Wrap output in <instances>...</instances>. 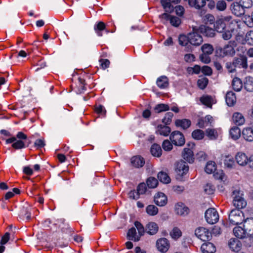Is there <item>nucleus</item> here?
I'll list each match as a JSON object with an SVG mask.
<instances>
[{
    "instance_id": "nucleus-27",
    "label": "nucleus",
    "mask_w": 253,
    "mask_h": 253,
    "mask_svg": "<svg viewBox=\"0 0 253 253\" xmlns=\"http://www.w3.org/2000/svg\"><path fill=\"white\" fill-rule=\"evenodd\" d=\"M158 226L157 223L154 222H149L146 227V232L150 235H154L158 231Z\"/></svg>"
},
{
    "instance_id": "nucleus-61",
    "label": "nucleus",
    "mask_w": 253,
    "mask_h": 253,
    "mask_svg": "<svg viewBox=\"0 0 253 253\" xmlns=\"http://www.w3.org/2000/svg\"><path fill=\"white\" fill-rule=\"evenodd\" d=\"M209 54L203 53L200 56L201 61L205 63L208 64L211 61V58Z\"/></svg>"
},
{
    "instance_id": "nucleus-38",
    "label": "nucleus",
    "mask_w": 253,
    "mask_h": 253,
    "mask_svg": "<svg viewBox=\"0 0 253 253\" xmlns=\"http://www.w3.org/2000/svg\"><path fill=\"white\" fill-rule=\"evenodd\" d=\"M232 85L233 89L236 91H240L243 86L241 80L237 78H235L233 80Z\"/></svg>"
},
{
    "instance_id": "nucleus-52",
    "label": "nucleus",
    "mask_w": 253,
    "mask_h": 253,
    "mask_svg": "<svg viewBox=\"0 0 253 253\" xmlns=\"http://www.w3.org/2000/svg\"><path fill=\"white\" fill-rule=\"evenodd\" d=\"M243 192L239 189H236L232 192V198L233 200H240L243 199Z\"/></svg>"
},
{
    "instance_id": "nucleus-10",
    "label": "nucleus",
    "mask_w": 253,
    "mask_h": 253,
    "mask_svg": "<svg viewBox=\"0 0 253 253\" xmlns=\"http://www.w3.org/2000/svg\"><path fill=\"white\" fill-rule=\"evenodd\" d=\"M161 21L164 24L169 22L170 24L174 27H178L182 22L180 17H160Z\"/></svg>"
},
{
    "instance_id": "nucleus-9",
    "label": "nucleus",
    "mask_w": 253,
    "mask_h": 253,
    "mask_svg": "<svg viewBox=\"0 0 253 253\" xmlns=\"http://www.w3.org/2000/svg\"><path fill=\"white\" fill-rule=\"evenodd\" d=\"M156 246L159 251L165 253L168 251L169 248V243L166 238H161L157 240Z\"/></svg>"
},
{
    "instance_id": "nucleus-48",
    "label": "nucleus",
    "mask_w": 253,
    "mask_h": 253,
    "mask_svg": "<svg viewBox=\"0 0 253 253\" xmlns=\"http://www.w3.org/2000/svg\"><path fill=\"white\" fill-rule=\"evenodd\" d=\"M178 42L181 46H186L189 42V35L186 37L184 35H180L178 37Z\"/></svg>"
},
{
    "instance_id": "nucleus-63",
    "label": "nucleus",
    "mask_w": 253,
    "mask_h": 253,
    "mask_svg": "<svg viewBox=\"0 0 253 253\" xmlns=\"http://www.w3.org/2000/svg\"><path fill=\"white\" fill-rule=\"evenodd\" d=\"M226 8V3L223 0H219L216 3V8L220 11H223Z\"/></svg>"
},
{
    "instance_id": "nucleus-58",
    "label": "nucleus",
    "mask_w": 253,
    "mask_h": 253,
    "mask_svg": "<svg viewBox=\"0 0 253 253\" xmlns=\"http://www.w3.org/2000/svg\"><path fill=\"white\" fill-rule=\"evenodd\" d=\"M245 40L248 44L253 45V31H250L246 34Z\"/></svg>"
},
{
    "instance_id": "nucleus-11",
    "label": "nucleus",
    "mask_w": 253,
    "mask_h": 253,
    "mask_svg": "<svg viewBox=\"0 0 253 253\" xmlns=\"http://www.w3.org/2000/svg\"><path fill=\"white\" fill-rule=\"evenodd\" d=\"M188 170L189 167L185 162L181 161L177 163L175 171L178 175L183 176L188 172Z\"/></svg>"
},
{
    "instance_id": "nucleus-55",
    "label": "nucleus",
    "mask_w": 253,
    "mask_h": 253,
    "mask_svg": "<svg viewBox=\"0 0 253 253\" xmlns=\"http://www.w3.org/2000/svg\"><path fill=\"white\" fill-rule=\"evenodd\" d=\"M170 234L172 238L177 239L181 236V232L178 228L175 227L173 229Z\"/></svg>"
},
{
    "instance_id": "nucleus-35",
    "label": "nucleus",
    "mask_w": 253,
    "mask_h": 253,
    "mask_svg": "<svg viewBox=\"0 0 253 253\" xmlns=\"http://www.w3.org/2000/svg\"><path fill=\"white\" fill-rule=\"evenodd\" d=\"M200 101L203 104L209 108H211L212 105L213 103L212 98L209 95H203L200 98Z\"/></svg>"
},
{
    "instance_id": "nucleus-2",
    "label": "nucleus",
    "mask_w": 253,
    "mask_h": 253,
    "mask_svg": "<svg viewBox=\"0 0 253 253\" xmlns=\"http://www.w3.org/2000/svg\"><path fill=\"white\" fill-rule=\"evenodd\" d=\"M203 22L205 24H214V27L218 32L221 33L225 29L227 22L231 20L232 17H217L215 23H214V17H203Z\"/></svg>"
},
{
    "instance_id": "nucleus-59",
    "label": "nucleus",
    "mask_w": 253,
    "mask_h": 253,
    "mask_svg": "<svg viewBox=\"0 0 253 253\" xmlns=\"http://www.w3.org/2000/svg\"><path fill=\"white\" fill-rule=\"evenodd\" d=\"M162 147L165 151H170L172 148V145L168 140H165L162 144Z\"/></svg>"
},
{
    "instance_id": "nucleus-64",
    "label": "nucleus",
    "mask_w": 253,
    "mask_h": 253,
    "mask_svg": "<svg viewBox=\"0 0 253 253\" xmlns=\"http://www.w3.org/2000/svg\"><path fill=\"white\" fill-rule=\"evenodd\" d=\"M240 3L245 8H248L253 4L252 0H240Z\"/></svg>"
},
{
    "instance_id": "nucleus-62",
    "label": "nucleus",
    "mask_w": 253,
    "mask_h": 253,
    "mask_svg": "<svg viewBox=\"0 0 253 253\" xmlns=\"http://www.w3.org/2000/svg\"><path fill=\"white\" fill-rule=\"evenodd\" d=\"M202 69L200 66L196 65L193 67H189L187 69V71L189 73H195L198 74L200 73Z\"/></svg>"
},
{
    "instance_id": "nucleus-14",
    "label": "nucleus",
    "mask_w": 253,
    "mask_h": 253,
    "mask_svg": "<svg viewBox=\"0 0 253 253\" xmlns=\"http://www.w3.org/2000/svg\"><path fill=\"white\" fill-rule=\"evenodd\" d=\"M189 42L194 45H199L203 41L202 36L196 32H193L189 34Z\"/></svg>"
},
{
    "instance_id": "nucleus-32",
    "label": "nucleus",
    "mask_w": 253,
    "mask_h": 253,
    "mask_svg": "<svg viewBox=\"0 0 253 253\" xmlns=\"http://www.w3.org/2000/svg\"><path fill=\"white\" fill-rule=\"evenodd\" d=\"M132 165L136 167H142L145 164V161L143 158L140 156H134L131 159Z\"/></svg>"
},
{
    "instance_id": "nucleus-44",
    "label": "nucleus",
    "mask_w": 253,
    "mask_h": 253,
    "mask_svg": "<svg viewBox=\"0 0 253 253\" xmlns=\"http://www.w3.org/2000/svg\"><path fill=\"white\" fill-rule=\"evenodd\" d=\"M202 50L203 53L211 55L213 51V48L211 44L206 43L202 45Z\"/></svg>"
},
{
    "instance_id": "nucleus-54",
    "label": "nucleus",
    "mask_w": 253,
    "mask_h": 253,
    "mask_svg": "<svg viewBox=\"0 0 253 253\" xmlns=\"http://www.w3.org/2000/svg\"><path fill=\"white\" fill-rule=\"evenodd\" d=\"M173 116L172 112H168L162 120V122L166 125L169 124L171 122V119Z\"/></svg>"
},
{
    "instance_id": "nucleus-25",
    "label": "nucleus",
    "mask_w": 253,
    "mask_h": 253,
    "mask_svg": "<svg viewBox=\"0 0 253 253\" xmlns=\"http://www.w3.org/2000/svg\"><path fill=\"white\" fill-rule=\"evenodd\" d=\"M207 24L201 25L199 27V29L201 33L205 34L206 36L212 37L214 36V31L211 28H209L207 26Z\"/></svg>"
},
{
    "instance_id": "nucleus-23",
    "label": "nucleus",
    "mask_w": 253,
    "mask_h": 253,
    "mask_svg": "<svg viewBox=\"0 0 253 253\" xmlns=\"http://www.w3.org/2000/svg\"><path fill=\"white\" fill-rule=\"evenodd\" d=\"M203 253H214L216 251L215 247L210 242L204 243L201 247Z\"/></svg>"
},
{
    "instance_id": "nucleus-30",
    "label": "nucleus",
    "mask_w": 253,
    "mask_h": 253,
    "mask_svg": "<svg viewBox=\"0 0 253 253\" xmlns=\"http://www.w3.org/2000/svg\"><path fill=\"white\" fill-rule=\"evenodd\" d=\"M244 139L248 141H253V129L251 127L245 128L242 131Z\"/></svg>"
},
{
    "instance_id": "nucleus-31",
    "label": "nucleus",
    "mask_w": 253,
    "mask_h": 253,
    "mask_svg": "<svg viewBox=\"0 0 253 253\" xmlns=\"http://www.w3.org/2000/svg\"><path fill=\"white\" fill-rule=\"evenodd\" d=\"M157 84L161 89L167 88L169 85V80L166 76H161L157 80Z\"/></svg>"
},
{
    "instance_id": "nucleus-51",
    "label": "nucleus",
    "mask_w": 253,
    "mask_h": 253,
    "mask_svg": "<svg viewBox=\"0 0 253 253\" xmlns=\"http://www.w3.org/2000/svg\"><path fill=\"white\" fill-rule=\"evenodd\" d=\"M208 84V79L206 78H203L199 79L197 82V84L199 87L202 89L206 88Z\"/></svg>"
},
{
    "instance_id": "nucleus-8",
    "label": "nucleus",
    "mask_w": 253,
    "mask_h": 253,
    "mask_svg": "<svg viewBox=\"0 0 253 253\" xmlns=\"http://www.w3.org/2000/svg\"><path fill=\"white\" fill-rule=\"evenodd\" d=\"M181 0H161V4L166 13L162 16H170L169 14L171 13L173 9V6L171 3H178Z\"/></svg>"
},
{
    "instance_id": "nucleus-13",
    "label": "nucleus",
    "mask_w": 253,
    "mask_h": 253,
    "mask_svg": "<svg viewBox=\"0 0 253 253\" xmlns=\"http://www.w3.org/2000/svg\"><path fill=\"white\" fill-rule=\"evenodd\" d=\"M220 51L219 56H224L226 55L233 56L235 54V49L232 45L230 44L226 45L223 48H220L216 50L217 53Z\"/></svg>"
},
{
    "instance_id": "nucleus-1",
    "label": "nucleus",
    "mask_w": 253,
    "mask_h": 253,
    "mask_svg": "<svg viewBox=\"0 0 253 253\" xmlns=\"http://www.w3.org/2000/svg\"><path fill=\"white\" fill-rule=\"evenodd\" d=\"M244 21L231 20L230 23L229 27L230 31L228 30L223 32L222 34V38L225 40L230 39L232 35L236 36H242L244 34L240 29L247 26L250 27L253 26V17H245Z\"/></svg>"
},
{
    "instance_id": "nucleus-34",
    "label": "nucleus",
    "mask_w": 253,
    "mask_h": 253,
    "mask_svg": "<svg viewBox=\"0 0 253 253\" xmlns=\"http://www.w3.org/2000/svg\"><path fill=\"white\" fill-rule=\"evenodd\" d=\"M177 126L181 127L183 129L188 128L191 125V121L188 119L177 120L175 122Z\"/></svg>"
},
{
    "instance_id": "nucleus-60",
    "label": "nucleus",
    "mask_w": 253,
    "mask_h": 253,
    "mask_svg": "<svg viewBox=\"0 0 253 253\" xmlns=\"http://www.w3.org/2000/svg\"><path fill=\"white\" fill-rule=\"evenodd\" d=\"M147 188L146 185L144 183H140L138 185L137 188V191L139 195L143 194L145 193Z\"/></svg>"
},
{
    "instance_id": "nucleus-17",
    "label": "nucleus",
    "mask_w": 253,
    "mask_h": 253,
    "mask_svg": "<svg viewBox=\"0 0 253 253\" xmlns=\"http://www.w3.org/2000/svg\"><path fill=\"white\" fill-rule=\"evenodd\" d=\"M237 163L240 166H244L248 164L249 158L246 154L243 152H238L235 156Z\"/></svg>"
},
{
    "instance_id": "nucleus-16",
    "label": "nucleus",
    "mask_w": 253,
    "mask_h": 253,
    "mask_svg": "<svg viewBox=\"0 0 253 253\" xmlns=\"http://www.w3.org/2000/svg\"><path fill=\"white\" fill-rule=\"evenodd\" d=\"M244 227L248 232V236L253 239V218H247L244 221Z\"/></svg>"
},
{
    "instance_id": "nucleus-47",
    "label": "nucleus",
    "mask_w": 253,
    "mask_h": 253,
    "mask_svg": "<svg viewBox=\"0 0 253 253\" xmlns=\"http://www.w3.org/2000/svg\"><path fill=\"white\" fill-rule=\"evenodd\" d=\"M158 184V180L153 177H150L147 179V185L150 188H155Z\"/></svg>"
},
{
    "instance_id": "nucleus-57",
    "label": "nucleus",
    "mask_w": 253,
    "mask_h": 253,
    "mask_svg": "<svg viewBox=\"0 0 253 253\" xmlns=\"http://www.w3.org/2000/svg\"><path fill=\"white\" fill-rule=\"evenodd\" d=\"M12 147L16 149H20L25 148V144L24 142L21 140H16L15 142L12 143Z\"/></svg>"
},
{
    "instance_id": "nucleus-49",
    "label": "nucleus",
    "mask_w": 253,
    "mask_h": 253,
    "mask_svg": "<svg viewBox=\"0 0 253 253\" xmlns=\"http://www.w3.org/2000/svg\"><path fill=\"white\" fill-rule=\"evenodd\" d=\"M204 189L205 192L208 195L213 194L215 191L214 186L211 183H207L205 185Z\"/></svg>"
},
{
    "instance_id": "nucleus-19",
    "label": "nucleus",
    "mask_w": 253,
    "mask_h": 253,
    "mask_svg": "<svg viewBox=\"0 0 253 253\" xmlns=\"http://www.w3.org/2000/svg\"><path fill=\"white\" fill-rule=\"evenodd\" d=\"M232 121L236 126H242L245 122L244 116L239 112H235L232 115Z\"/></svg>"
},
{
    "instance_id": "nucleus-4",
    "label": "nucleus",
    "mask_w": 253,
    "mask_h": 253,
    "mask_svg": "<svg viewBox=\"0 0 253 253\" xmlns=\"http://www.w3.org/2000/svg\"><path fill=\"white\" fill-rule=\"evenodd\" d=\"M205 216L207 222L211 224L216 223L219 220V215L214 208L208 209L205 213Z\"/></svg>"
},
{
    "instance_id": "nucleus-39",
    "label": "nucleus",
    "mask_w": 253,
    "mask_h": 253,
    "mask_svg": "<svg viewBox=\"0 0 253 253\" xmlns=\"http://www.w3.org/2000/svg\"><path fill=\"white\" fill-rule=\"evenodd\" d=\"M216 165L213 161H209L207 163L205 167V171L209 174L212 173L216 169Z\"/></svg>"
},
{
    "instance_id": "nucleus-46",
    "label": "nucleus",
    "mask_w": 253,
    "mask_h": 253,
    "mask_svg": "<svg viewBox=\"0 0 253 253\" xmlns=\"http://www.w3.org/2000/svg\"><path fill=\"white\" fill-rule=\"evenodd\" d=\"M245 87L248 91H253V78L248 77L245 83Z\"/></svg>"
},
{
    "instance_id": "nucleus-6",
    "label": "nucleus",
    "mask_w": 253,
    "mask_h": 253,
    "mask_svg": "<svg viewBox=\"0 0 253 253\" xmlns=\"http://www.w3.org/2000/svg\"><path fill=\"white\" fill-rule=\"evenodd\" d=\"M170 139L176 146H181L185 143V138L183 134L178 131L172 132L170 135Z\"/></svg>"
},
{
    "instance_id": "nucleus-15",
    "label": "nucleus",
    "mask_w": 253,
    "mask_h": 253,
    "mask_svg": "<svg viewBox=\"0 0 253 253\" xmlns=\"http://www.w3.org/2000/svg\"><path fill=\"white\" fill-rule=\"evenodd\" d=\"M154 202L159 206H164L167 203V197L163 193L159 192L154 197Z\"/></svg>"
},
{
    "instance_id": "nucleus-18",
    "label": "nucleus",
    "mask_w": 253,
    "mask_h": 253,
    "mask_svg": "<svg viewBox=\"0 0 253 253\" xmlns=\"http://www.w3.org/2000/svg\"><path fill=\"white\" fill-rule=\"evenodd\" d=\"M235 67L236 68H243L246 69L247 68V59L245 56H241L233 60Z\"/></svg>"
},
{
    "instance_id": "nucleus-22",
    "label": "nucleus",
    "mask_w": 253,
    "mask_h": 253,
    "mask_svg": "<svg viewBox=\"0 0 253 253\" xmlns=\"http://www.w3.org/2000/svg\"><path fill=\"white\" fill-rule=\"evenodd\" d=\"M171 131L170 128L165 125H160L157 127L156 133L161 135L167 136Z\"/></svg>"
},
{
    "instance_id": "nucleus-53",
    "label": "nucleus",
    "mask_w": 253,
    "mask_h": 253,
    "mask_svg": "<svg viewBox=\"0 0 253 253\" xmlns=\"http://www.w3.org/2000/svg\"><path fill=\"white\" fill-rule=\"evenodd\" d=\"M169 110V107L168 105L164 104H160L156 106L155 110L157 113H160Z\"/></svg>"
},
{
    "instance_id": "nucleus-33",
    "label": "nucleus",
    "mask_w": 253,
    "mask_h": 253,
    "mask_svg": "<svg viewBox=\"0 0 253 253\" xmlns=\"http://www.w3.org/2000/svg\"><path fill=\"white\" fill-rule=\"evenodd\" d=\"M150 151L152 155L154 157H160L162 155L161 147L157 144H154L152 145Z\"/></svg>"
},
{
    "instance_id": "nucleus-43",
    "label": "nucleus",
    "mask_w": 253,
    "mask_h": 253,
    "mask_svg": "<svg viewBox=\"0 0 253 253\" xmlns=\"http://www.w3.org/2000/svg\"><path fill=\"white\" fill-rule=\"evenodd\" d=\"M174 12L177 16H183L185 12L184 7L180 5H178L173 7L171 13Z\"/></svg>"
},
{
    "instance_id": "nucleus-40",
    "label": "nucleus",
    "mask_w": 253,
    "mask_h": 253,
    "mask_svg": "<svg viewBox=\"0 0 253 253\" xmlns=\"http://www.w3.org/2000/svg\"><path fill=\"white\" fill-rule=\"evenodd\" d=\"M233 204L238 210L244 208L247 205V202L244 198L240 200H233Z\"/></svg>"
},
{
    "instance_id": "nucleus-3",
    "label": "nucleus",
    "mask_w": 253,
    "mask_h": 253,
    "mask_svg": "<svg viewBox=\"0 0 253 253\" xmlns=\"http://www.w3.org/2000/svg\"><path fill=\"white\" fill-rule=\"evenodd\" d=\"M229 220L233 225L240 224L244 220L243 213L239 210H232L229 215Z\"/></svg>"
},
{
    "instance_id": "nucleus-12",
    "label": "nucleus",
    "mask_w": 253,
    "mask_h": 253,
    "mask_svg": "<svg viewBox=\"0 0 253 253\" xmlns=\"http://www.w3.org/2000/svg\"><path fill=\"white\" fill-rule=\"evenodd\" d=\"M231 10L235 16H242L245 13V8L238 2H234L231 4Z\"/></svg>"
},
{
    "instance_id": "nucleus-45",
    "label": "nucleus",
    "mask_w": 253,
    "mask_h": 253,
    "mask_svg": "<svg viewBox=\"0 0 253 253\" xmlns=\"http://www.w3.org/2000/svg\"><path fill=\"white\" fill-rule=\"evenodd\" d=\"M146 212L150 215H155L158 212V209L154 205H149L146 208Z\"/></svg>"
},
{
    "instance_id": "nucleus-37",
    "label": "nucleus",
    "mask_w": 253,
    "mask_h": 253,
    "mask_svg": "<svg viewBox=\"0 0 253 253\" xmlns=\"http://www.w3.org/2000/svg\"><path fill=\"white\" fill-rule=\"evenodd\" d=\"M158 179L162 183L167 184L170 182V178L166 172L161 171L158 174Z\"/></svg>"
},
{
    "instance_id": "nucleus-20",
    "label": "nucleus",
    "mask_w": 253,
    "mask_h": 253,
    "mask_svg": "<svg viewBox=\"0 0 253 253\" xmlns=\"http://www.w3.org/2000/svg\"><path fill=\"white\" fill-rule=\"evenodd\" d=\"M233 231L234 235L238 238L242 239L249 237L248 232L244 227L243 228L240 226L235 227Z\"/></svg>"
},
{
    "instance_id": "nucleus-41",
    "label": "nucleus",
    "mask_w": 253,
    "mask_h": 253,
    "mask_svg": "<svg viewBox=\"0 0 253 253\" xmlns=\"http://www.w3.org/2000/svg\"><path fill=\"white\" fill-rule=\"evenodd\" d=\"M205 135V133L202 130L196 129L194 130L192 133V136L194 139L201 140Z\"/></svg>"
},
{
    "instance_id": "nucleus-36",
    "label": "nucleus",
    "mask_w": 253,
    "mask_h": 253,
    "mask_svg": "<svg viewBox=\"0 0 253 253\" xmlns=\"http://www.w3.org/2000/svg\"><path fill=\"white\" fill-rule=\"evenodd\" d=\"M230 135L234 140L238 139L241 135V131L238 126H233L230 130Z\"/></svg>"
},
{
    "instance_id": "nucleus-29",
    "label": "nucleus",
    "mask_w": 253,
    "mask_h": 253,
    "mask_svg": "<svg viewBox=\"0 0 253 253\" xmlns=\"http://www.w3.org/2000/svg\"><path fill=\"white\" fill-rule=\"evenodd\" d=\"M127 237L128 240L135 242L138 241L140 240V236L137 234L135 227H132L129 229L127 234Z\"/></svg>"
},
{
    "instance_id": "nucleus-7",
    "label": "nucleus",
    "mask_w": 253,
    "mask_h": 253,
    "mask_svg": "<svg viewBox=\"0 0 253 253\" xmlns=\"http://www.w3.org/2000/svg\"><path fill=\"white\" fill-rule=\"evenodd\" d=\"M195 235L203 241L209 240L211 237V233L207 229L200 227L195 231Z\"/></svg>"
},
{
    "instance_id": "nucleus-21",
    "label": "nucleus",
    "mask_w": 253,
    "mask_h": 253,
    "mask_svg": "<svg viewBox=\"0 0 253 253\" xmlns=\"http://www.w3.org/2000/svg\"><path fill=\"white\" fill-rule=\"evenodd\" d=\"M175 211L180 215H185L188 213V208L183 203H177L175 205Z\"/></svg>"
},
{
    "instance_id": "nucleus-56",
    "label": "nucleus",
    "mask_w": 253,
    "mask_h": 253,
    "mask_svg": "<svg viewBox=\"0 0 253 253\" xmlns=\"http://www.w3.org/2000/svg\"><path fill=\"white\" fill-rule=\"evenodd\" d=\"M134 225L138 230V235L140 236V237L143 236L145 232L143 226L138 221H135Z\"/></svg>"
},
{
    "instance_id": "nucleus-50",
    "label": "nucleus",
    "mask_w": 253,
    "mask_h": 253,
    "mask_svg": "<svg viewBox=\"0 0 253 253\" xmlns=\"http://www.w3.org/2000/svg\"><path fill=\"white\" fill-rule=\"evenodd\" d=\"M225 166L228 168H231L234 165V159L232 157L226 156L224 160Z\"/></svg>"
},
{
    "instance_id": "nucleus-5",
    "label": "nucleus",
    "mask_w": 253,
    "mask_h": 253,
    "mask_svg": "<svg viewBox=\"0 0 253 253\" xmlns=\"http://www.w3.org/2000/svg\"><path fill=\"white\" fill-rule=\"evenodd\" d=\"M194 146V143L192 142L188 143L187 144V147L183 149L182 153L183 158L189 163H192L194 162V158L192 149Z\"/></svg>"
},
{
    "instance_id": "nucleus-24",
    "label": "nucleus",
    "mask_w": 253,
    "mask_h": 253,
    "mask_svg": "<svg viewBox=\"0 0 253 253\" xmlns=\"http://www.w3.org/2000/svg\"><path fill=\"white\" fill-rule=\"evenodd\" d=\"M228 246L232 251L238 252L241 248V244L238 239L231 238L228 242Z\"/></svg>"
},
{
    "instance_id": "nucleus-26",
    "label": "nucleus",
    "mask_w": 253,
    "mask_h": 253,
    "mask_svg": "<svg viewBox=\"0 0 253 253\" xmlns=\"http://www.w3.org/2000/svg\"><path fill=\"white\" fill-rule=\"evenodd\" d=\"M225 100L228 106H233L236 102L235 94L232 91H229L226 94Z\"/></svg>"
},
{
    "instance_id": "nucleus-28",
    "label": "nucleus",
    "mask_w": 253,
    "mask_h": 253,
    "mask_svg": "<svg viewBox=\"0 0 253 253\" xmlns=\"http://www.w3.org/2000/svg\"><path fill=\"white\" fill-rule=\"evenodd\" d=\"M30 209L31 208L27 205L26 206H23L20 211L19 215L23 218L29 220L31 218Z\"/></svg>"
},
{
    "instance_id": "nucleus-42",
    "label": "nucleus",
    "mask_w": 253,
    "mask_h": 253,
    "mask_svg": "<svg viewBox=\"0 0 253 253\" xmlns=\"http://www.w3.org/2000/svg\"><path fill=\"white\" fill-rule=\"evenodd\" d=\"M207 135L210 139H216L218 137V132L215 129L208 128L206 130Z\"/></svg>"
}]
</instances>
